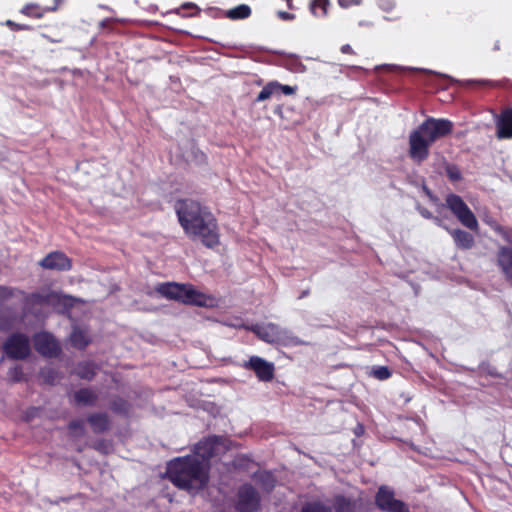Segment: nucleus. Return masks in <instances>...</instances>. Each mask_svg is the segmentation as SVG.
<instances>
[{"instance_id":"obj_6","label":"nucleus","mask_w":512,"mask_h":512,"mask_svg":"<svg viewBox=\"0 0 512 512\" xmlns=\"http://www.w3.org/2000/svg\"><path fill=\"white\" fill-rule=\"evenodd\" d=\"M4 350L11 358L23 359L30 352L29 339L23 334H14L6 341Z\"/></svg>"},{"instance_id":"obj_39","label":"nucleus","mask_w":512,"mask_h":512,"mask_svg":"<svg viewBox=\"0 0 512 512\" xmlns=\"http://www.w3.org/2000/svg\"><path fill=\"white\" fill-rule=\"evenodd\" d=\"M433 219H434V221L436 222V224H438L439 226H443V225H442V222H441V220H440L439 218H436V217H435V218H433Z\"/></svg>"},{"instance_id":"obj_21","label":"nucleus","mask_w":512,"mask_h":512,"mask_svg":"<svg viewBox=\"0 0 512 512\" xmlns=\"http://www.w3.org/2000/svg\"><path fill=\"white\" fill-rule=\"evenodd\" d=\"M333 505L336 512H354L355 509V504L343 496L335 497Z\"/></svg>"},{"instance_id":"obj_22","label":"nucleus","mask_w":512,"mask_h":512,"mask_svg":"<svg viewBox=\"0 0 512 512\" xmlns=\"http://www.w3.org/2000/svg\"><path fill=\"white\" fill-rule=\"evenodd\" d=\"M74 400L78 404L89 405L96 400V395L89 389H81L74 394Z\"/></svg>"},{"instance_id":"obj_32","label":"nucleus","mask_w":512,"mask_h":512,"mask_svg":"<svg viewBox=\"0 0 512 512\" xmlns=\"http://www.w3.org/2000/svg\"><path fill=\"white\" fill-rule=\"evenodd\" d=\"M6 25L9 26L13 30H28L29 29V27L27 25L17 24L11 20H7Z\"/></svg>"},{"instance_id":"obj_7","label":"nucleus","mask_w":512,"mask_h":512,"mask_svg":"<svg viewBox=\"0 0 512 512\" xmlns=\"http://www.w3.org/2000/svg\"><path fill=\"white\" fill-rule=\"evenodd\" d=\"M377 506L386 512H409L406 505L394 498V494L387 487H380L376 494Z\"/></svg>"},{"instance_id":"obj_1","label":"nucleus","mask_w":512,"mask_h":512,"mask_svg":"<svg viewBox=\"0 0 512 512\" xmlns=\"http://www.w3.org/2000/svg\"><path fill=\"white\" fill-rule=\"evenodd\" d=\"M226 450L225 440L209 437L196 446L195 455L177 458L169 462L167 476L177 487L187 490L200 489L208 481L206 460Z\"/></svg>"},{"instance_id":"obj_13","label":"nucleus","mask_w":512,"mask_h":512,"mask_svg":"<svg viewBox=\"0 0 512 512\" xmlns=\"http://www.w3.org/2000/svg\"><path fill=\"white\" fill-rule=\"evenodd\" d=\"M497 137L499 139L512 138V109L502 113L496 122Z\"/></svg>"},{"instance_id":"obj_17","label":"nucleus","mask_w":512,"mask_h":512,"mask_svg":"<svg viewBox=\"0 0 512 512\" xmlns=\"http://www.w3.org/2000/svg\"><path fill=\"white\" fill-rule=\"evenodd\" d=\"M70 341L74 347L79 349L85 348L89 343V339L85 331L78 328L73 329L70 335Z\"/></svg>"},{"instance_id":"obj_9","label":"nucleus","mask_w":512,"mask_h":512,"mask_svg":"<svg viewBox=\"0 0 512 512\" xmlns=\"http://www.w3.org/2000/svg\"><path fill=\"white\" fill-rule=\"evenodd\" d=\"M245 367L252 369L261 381H270L274 377V364L261 357H250L248 363L245 364Z\"/></svg>"},{"instance_id":"obj_31","label":"nucleus","mask_w":512,"mask_h":512,"mask_svg":"<svg viewBox=\"0 0 512 512\" xmlns=\"http://www.w3.org/2000/svg\"><path fill=\"white\" fill-rule=\"evenodd\" d=\"M362 0H338V4L343 8L360 4Z\"/></svg>"},{"instance_id":"obj_34","label":"nucleus","mask_w":512,"mask_h":512,"mask_svg":"<svg viewBox=\"0 0 512 512\" xmlns=\"http://www.w3.org/2000/svg\"><path fill=\"white\" fill-rule=\"evenodd\" d=\"M12 327V323L9 322H0V331H8Z\"/></svg>"},{"instance_id":"obj_24","label":"nucleus","mask_w":512,"mask_h":512,"mask_svg":"<svg viewBox=\"0 0 512 512\" xmlns=\"http://www.w3.org/2000/svg\"><path fill=\"white\" fill-rule=\"evenodd\" d=\"M88 420L96 432L104 431L108 427V419L103 414L92 415Z\"/></svg>"},{"instance_id":"obj_29","label":"nucleus","mask_w":512,"mask_h":512,"mask_svg":"<svg viewBox=\"0 0 512 512\" xmlns=\"http://www.w3.org/2000/svg\"><path fill=\"white\" fill-rule=\"evenodd\" d=\"M278 93L282 92L285 95H292L296 92L297 87L289 86V85H282L278 82Z\"/></svg>"},{"instance_id":"obj_40","label":"nucleus","mask_w":512,"mask_h":512,"mask_svg":"<svg viewBox=\"0 0 512 512\" xmlns=\"http://www.w3.org/2000/svg\"><path fill=\"white\" fill-rule=\"evenodd\" d=\"M286 1H287V5H288V7H289V8H292V4H291V1H292V0H286Z\"/></svg>"},{"instance_id":"obj_27","label":"nucleus","mask_w":512,"mask_h":512,"mask_svg":"<svg viewBox=\"0 0 512 512\" xmlns=\"http://www.w3.org/2000/svg\"><path fill=\"white\" fill-rule=\"evenodd\" d=\"M373 376L379 380H386L391 376V373L387 367L379 366L373 370Z\"/></svg>"},{"instance_id":"obj_14","label":"nucleus","mask_w":512,"mask_h":512,"mask_svg":"<svg viewBox=\"0 0 512 512\" xmlns=\"http://www.w3.org/2000/svg\"><path fill=\"white\" fill-rule=\"evenodd\" d=\"M497 262L505 278L512 282V248H501Z\"/></svg>"},{"instance_id":"obj_19","label":"nucleus","mask_w":512,"mask_h":512,"mask_svg":"<svg viewBox=\"0 0 512 512\" xmlns=\"http://www.w3.org/2000/svg\"><path fill=\"white\" fill-rule=\"evenodd\" d=\"M278 82L277 81H272V82H269L267 83L263 88L262 90L259 92L257 98H256V101L258 102H262V101H265L269 98H271L272 96L274 95H277L279 94L278 93Z\"/></svg>"},{"instance_id":"obj_16","label":"nucleus","mask_w":512,"mask_h":512,"mask_svg":"<svg viewBox=\"0 0 512 512\" xmlns=\"http://www.w3.org/2000/svg\"><path fill=\"white\" fill-rule=\"evenodd\" d=\"M278 344L286 347H291L299 345H308L309 343L301 340L291 330L282 327Z\"/></svg>"},{"instance_id":"obj_23","label":"nucleus","mask_w":512,"mask_h":512,"mask_svg":"<svg viewBox=\"0 0 512 512\" xmlns=\"http://www.w3.org/2000/svg\"><path fill=\"white\" fill-rule=\"evenodd\" d=\"M251 14V9L248 5L242 4L227 11V17L230 19H245Z\"/></svg>"},{"instance_id":"obj_15","label":"nucleus","mask_w":512,"mask_h":512,"mask_svg":"<svg viewBox=\"0 0 512 512\" xmlns=\"http://www.w3.org/2000/svg\"><path fill=\"white\" fill-rule=\"evenodd\" d=\"M446 229L452 236V238L458 248L468 250L473 247L475 241H474V237L472 234H470L464 230H461V229H454V230H451L448 228H446Z\"/></svg>"},{"instance_id":"obj_10","label":"nucleus","mask_w":512,"mask_h":512,"mask_svg":"<svg viewBox=\"0 0 512 512\" xmlns=\"http://www.w3.org/2000/svg\"><path fill=\"white\" fill-rule=\"evenodd\" d=\"M259 503V497L255 489L250 485H244L239 490L238 508L242 512H254Z\"/></svg>"},{"instance_id":"obj_11","label":"nucleus","mask_w":512,"mask_h":512,"mask_svg":"<svg viewBox=\"0 0 512 512\" xmlns=\"http://www.w3.org/2000/svg\"><path fill=\"white\" fill-rule=\"evenodd\" d=\"M40 265L46 269L65 271L71 268V261L62 252H52L41 260Z\"/></svg>"},{"instance_id":"obj_30","label":"nucleus","mask_w":512,"mask_h":512,"mask_svg":"<svg viewBox=\"0 0 512 512\" xmlns=\"http://www.w3.org/2000/svg\"><path fill=\"white\" fill-rule=\"evenodd\" d=\"M14 295V291L8 287L0 286V301L10 298Z\"/></svg>"},{"instance_id":"obj_25","label":"nucleus","mask_w":512,"mask_h":512,"mask_svg":"<svg viewBox=\"0 0 512 512\" xmlns=\"http://www.w3.org/2000/svg\"><path fill=\"white\" fill-rule=\"evenodd\" d=\"M33 298L38 302H45L47 304H55L56 302L60 301L62 296L55 292H50L45 295H34Z\"/></svg>"},{"instance_id":"obj_3","label":"nucleus","mask_w":512,"mask_h":512,"mask_svg":"<svg viewBox=\"0 0 512 512\" xmlns=\"http://www.w3.org/2000/svg\"><path fill=\"white\" fill-rule=\"evenodd\" d=\"M453 123L443 118H427L409 135V156L421 163L429 156V147L437 140L451 134Z\"/></svg>"},{"instance_id":"obj_2","label":"nucleus","mask_w":512,"mask_h":512,"mask_svg":"<svg viewBox=\"0 0 512 512\" xmlns=\"http://www.w3.org/2000/svg\"><path fill=\"white\" fill-rule=\"evenodd\" d=\"M176 213L189 237L200 239L210 248L218 245L219 232L216 219L206 208L196 201L182 200L176 205Z\"/></svg>"},{"instance_id":"obj_12","label":"nucleus","mask_w":512,"mask_h":512,"mask_svg":"<svg viewBox=\"0 0 512 512\" xmlns=\"http://www.w3.org/2000/svg\"><path fill=\"white\" fill-rule=\"evenodd\" d=\"M282 327L274 324L267 323L265 325H258L253 328L255 334L263 341L272 344H278Z\"/></svg>"},{"instance_id":"obj_36","label":"nucleus","mask_w":512,"mask_h":512,"mask_svg":"<svg viewBox=\"0 0 512 512\" xmlns=\"http://www.w3.org/2000/svg\"><path fill=\"white\" fill-rule=\"evenodd\" d=\"M341 51H342L343 53H352V52H353V50H352V48H351V46H350L349 44H345V45H343V46L341 47Z\"/></svg>"},{"instance_id":"obj_33","label":"nucleus","mask_w":512,"mask_h":512,"mask_svg":"<svg viewBox=\"0 0 512 512\" xmlns=\"http://www.w3.org/2000/svg\"><path fill=\"white\" fill-rule=\"evenodd\" d=\"M278 16L283 19V20H292L295 18V15L294 14H290L288 12H284V11H279L278 12Z\"/></svg>"},{"instance_id":"obj_28","label":"nucleus","mask_w":512,"mask_h":512,"mask_svg":"<svg viewBox=\"0 0 512 512\" xmlns=\"http://www.w3.org/2000/svg\"><path fill=\"white\" fill-rule=\"evenodd\" d=\"M83 426H84V423L82 421H76V422H72L70 424L69 428L75 435L78 436L83 433Z\"/></svg>"},{"instance_id":"obj_5","label":"nucleus","mask_w":512,"mask_h":512,"mask_svg":"<svg viewBox=\"0 0 512 512\" xmlns=\"http://www.w3.org/2000/svg\"><path fill=\"white\" fill-rule=\"evenodd\" d=\"M445 202L446 206L463 226L473 231L478 230L479 225L475 215L460 196L456 194H449L447 195Z\"/></svg>"},{"instance_id":"obj_8","label":"nucleus","mask_w":512,"mask_h":512,"mask_svg":"<svg viewBox=\"0 0 512 512\" xmlns=\"http://www.w3.org/2000/svg\"><path fill=\"white\" fill-rule=\"evenodd\" d=\"M35 349L46 357H55L60 353V346L49 333H39L34 337Z\"/></svg>"},{"instance_id":"obj_35","label":"nucleus","mask_w":512,"mask_h":512,"mask_svg":"<svg viewBox=\"0 0 512 512\" xmlns=\"http://www.w3.org/2000/svg\"><path fill=\"white\" fill-rule=\"evenodd\" d=\"M78 374L83 377V378H91L92 375H93V372L92 371H88V372H82V371H78Z\"/></svg>"},{"instance_id":"obj_37","label":"nucleus","mask_w":512,"mask_h":512,"mask_svg":"<svg viewBox=\"0 0 512 512\" xmlns=\"http://www.w3.org/2000/svg\"><path fill=\"white\" fill-rule=\"evenodd\" d=\"M421 214L425 217V218H432V214L427 211V210H421Z\"/></svg>"},{"instance_id":"obj_20","label":"nucleus","mask_w":512,"mask_h":512,"mask_svg":"<svg viewBox=\"0 0 512 512\" xmlns=\"http://www.w3.org/2000/svg\"><path fill=\"white\" fill-rule=\"evenodd\" d=\"M329 4V0H313L310 4V11L316 17H325Z\"/></svg>"},{"instance_id":"obj_26","label":"nucleus","mask_w":512,"mask_h":512,"mask_svg":"<svg viewBox=\"0 0 512 512\" xmlns=\"http://www.w3.org/2000/svg\"><path fill=\"white\" fill-rule=\"evenodd\" d=\"M301 512H331V509L321 502H309L303 506Z\"/></svg>"},{"instance_id":"obj_38","label":"nucleus","mask_w":512,"mask_h":512,"mask_svg":"<svg viewBox=\"0 0 512 512\" xmlns=\"http://www.w3.org/2000/svg\"><path fill=\"white\" fill-rule=\"evenodd\" d=\"M449 176H450L451 179H454V180L459 178V174L458 173L450 172Z\"/></svg>"},{"instance_id":"obj_4","label":"nucleus","mask_w":512,"mask_h":512,"mask_svg":"<svg viewBox=\"0 0 512 512\" xmlns=\"http://www.w3.org/2000/svg\"><path fill=\"white\" fill-rule=\"evenodd\" d=\"M156 291L168 299L184 304L200 307H213L216 304V299L213 296L202 293L191 284L163 283L156 287Z\"/></svg>"},{"instance_id":"obj_18","label":"nucleus","mask_w":512,"mask_h":512,"mask_svg":"<svg viewBox=\"0 0 512 512\" xmlns=\"http://www.w3.org/2000/svg\"><path fill=\"white\" fill-rule=\"evenodd\" d=\"M48 11H50L49 8L41 7L34 3L27 4L21 9V13L24 15L37 19L42 18Z\"/></svg>"}]
</instances>
